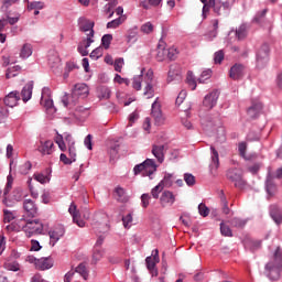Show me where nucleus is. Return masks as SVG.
<instances>
[{"label": "nucleus", "instance_id": "obj_54", "mask_svg": "<svg viewBox=\"0 0 282 282\" xmlns=\"http://www.w3.org/2000/svg\"><path fill=\"white\" fill-rule=\"evenodd\" d=\"M113 67H115V72H119V73L122 72V67H124V58L119 57L115 59Z\"/></svg>", "mask_w": 282, "mask_h": 282}, {"label": "nucleus", "instance_id": "obj_17", "mask_svg": "<svg viewBox=\"0 0 282 282\" xmlns=\"http://www.w3.org/2000/svg\"><path fill=\"white\" fill-rule=\"evenodd\" d=\"M212 151V163L209 165L212 175L217 173V169H219V152L215 149V147H210Z\"/></svg>", "mask_w": 282, "mask_h": 282}, {"label": "nucleus", "instance_id": "obj_1", "mask_svg": "<svg viewBox=\"0 0 282 282\" xmlns=\"http://www.w3.org/2000/svg\"><path fill=\"white\" fill-rule=\"evenodd\" d=\"M89 96V86L87 84H75L72 94H65L62 97L64 107H76L79 98H87Z\"/></svg>", "mask_w": 282, "mask_h": 282}, {"label": "nucleus", "instance_id": "obj_63", "mask_svg": "<svg viewBox=\"0 0 282 282\" xmlns=\"http://www.w3.org/2000/svg\"><path fill=\"white\" fill-rule=\"evenodd\" d=\"M150 199H151V195H149V194H142L141 195L142 208H149Z\"/></svg>", "mask_w": 282, "mask_h": 282}, {"label": "nucleus", "instance_id": "obj_48", "mask_svg": "<svg viewBox=\"0 0 282 282\" xmlns=\"http://www.w3.org/2000/svg\"><path fill=\"white\" fill-rule=\"evenodd\" d=\"M31 169H32V163L30 161H26L24 164L20 165L19 172L21 173V175H28Z\"/></svg>", "mask_w": 282, "mask_h": 282}, {"label": "nucleus", "instance_id": "obj_28", "mask_svg": "<svg viewBox=\"0 0 282 282\" xmlns=\"http://www.w3.org/2000/svg\"><path fill=\"white\" fill-rule=\"evenodd\" d=\"M75 273L77 272V274H80V276H83V279L85 281H87V279H89V271L87 270V265L85 264V262L79 263L76 268H75Z\"/></svg>", "mask_w": 282, "mask_h": 282}, {"label": "nucleus", "instance_id": "obj_18", "mask_svg": "<svg viewBox=\"0 0 282 282\" xmlns=\"http://www.w3.org/2000/svg\"><path fill=\"white\" fill-rule=\"evenodd\" d=\"M51 268H54V260L52 259V257L39 259L36 270L45 271L50 270Z\"/></svg>", "mask_w": 282, "mask_h": 282}, {"label": "nucleus", "instance_id": "obj_36", "mask_svg": "<svg viewBox=\"0 0 282 282\" xmlns=\"http://www.w3.org/2000/svg\"><path fill=\"white\" fill-rule=\"evenodd\" d=\"M102 257H105V250L95 247L94 249V253H93V263H98V261H100V259H102Z\"/></svg>", "mask_w": 282, "mask_h": 282}, {"label": "nucleus", "instance_id": "obj_60", "mask_svg": "<svg viewBox=\"0 0 282 282\" xmlns=\"http://www.w3.org/2000/svg\"><path fill=\"white\" fill-rule=\"evenodd\" d=\"M177 54H180V52L175 47L167 50V58H170V61H175V58H177Z\"/></svg>", "mask_w": 282, "mask_h": 282}, {"label": "nucleus", "instance_id": "obj_31", "mask_svg": "<svg viewBox=\"0 0 282 282\" xmlns=\"http://www.w3.org/2000/svg\"><path fill=\"white\" fill-rule=\"evenodd\" d=\"M31 54H32V44L30 43L23 44L20 51V58H30Z\"/></svg>", "mask_w": 282, "mask_h": 282}, {"label": "nucleus", "instance_id": "obj_27", "mask_svg": "<svg viewBox=\"0 0 282 282\" xmlns=\"http://www.w3.org/2000/svg\"><path fill=\"white\" fill-rule=\"evenodd\" d=\"M33 89H34V85H32V84H26L23 87V89L21 91L23 102H28V100H30L32 98V90Z\"/></svg>", "mask_w": 282, "mask_h": 282}, {"label": "nucleus", "instance_id": "obj_55", "mask_svg": "<svg viewBox=\"0 0 282 282\" xmlns=\"http://www.w3.org/2000/svg\"><path fill=\"white\" fill-rule=\"evenodd\" d=\"M210 76H213V70L210 69H206L200 74V77L198 78V83H206V80H208V78H210Z\"/></svg>", "mask_w": 282, "mask_h": 282}, {"label": "nucleus", "instance_id": "obj_38", "mask_svg": "<svg viewBox=\"0 0 282 282\" xmlns=\"http://www.w3.org/2000/svg\"><path fill=\"white\" fill-rule=\"evenodd\" d=\"M220 202L223 204L224 215H230V207H228V199H226V194H224V191L220 192Z\"/></svg>", "mask_w": 282, "mask_h": 282}, {"label": "nucleus", "instance_id": "obj_21", "mask_svg": "<svg viewBox=\"0 0 282 282\" xmlns=\"http://www.w3.org/2000/svg\"><path fill=\"white\" fill-rule=\"evenodd\" d=\"M68 213L72 215L74 224H77L79 228H85V221L80 220V215L76 210V205L72 204L68 208Z\"/></svg>", "mask_w": 282, "mask_h": 282}, {"label": "nucleus", "instance_id": "obj_43", "mask_svg": "<svg viewBox=\"0 0 282 282\" xmlns=\"http://www.w3.org/2000/svg\"><path fill=\"white\" fill-rule=\"evenodd\" d=\"M132 87L137 91H140V89H142V75H138L133 77Z\"/></svg>", "mask_w": 282, "mask_h": 282}, {"label": "nucleus", "instance_id": "obj_44", "mask_svg": "<svg viewBox=\"0 0 282 282\" xmlns=\"http://www.w3.org/2000/svg\"><path fill=\"white\" fill-rule=\"evenodd\" d=\"M265 14H268V9L258 12L253 19L254 23H263L265 21Z\"/></svg>", "mask_w": 282, "mask_h": 282}, {"label": "nucleus", "instance_id": "obj_58", "mask_svg": "<svg viewBox=\"0 0 282 282\" xmlns=\"http://www.w3.org/2000/svg\"><path fill=\"white\" fill-rule=\"evenodd\" d=\"M68 158L70 161L76 162V145L74 143L68 145Z\"/></svg>", "mask_w": 282, "mask_h": 282}, {"label": "nucleus", "instance_id": "obj_50", "mask_svg": "<svg viewBox=\"0 0 282 282\" xmlns=\"http://www.w3.org/2000/svg\"><path fill=\"white\" fill-rule=\"evenodd\" d=\"M225 58V53L224 51H218L214 54V63L215 65H221V63L224 62Z\"/></svg>", "mask_w": 282, "mask_h": 282}, {"label": "nucleus", "instance_id": "obj_8", "mask_svg": "<svg viewBox=\"0 0 282 282\" xmlns=\"http://www.w3.org/2000/svg\"><path fill=\"white\" fill-rule=\"evenodd\" d=\"M269 57L270 46L268 44H263L257 53V67H265V65H268Z\"/></svg>", "mask_w": 282, "mask_h": 282}, {"label": "nucleus", "instance_id": "obj_29", "mask_svg": "<svg viewBox=\"0 0 282 282\" xmlns=\"http://www.w3.org/2000/svg\"><path fill=\"white\" fill-rule=\"evenodd\" d=\"M245 248H248L251 250V252H254V250H259V248H261V241L247 239L245 240Z\"/></svg>", "mask_w": 282, "mask_h": 282}, {"label": "nucleus", "instance_id": "obj_6", "mask_svg": "<svg viewBox=\"0 0 282 282\" xmlns=\"http://www.w3.org/2000/svg\"><path fill=\"white\" fill-rule=\"evenodd\" d=\"M22 230L25 232L26 237H32V235H43V223L40 219L26 220L22 225Z\"/></svg>", "mask_w": 282, "mask_h": 282}, {"label": "nucleus", "instance_id": "obj_30", "mask_svg": "<svg viewBox=\"0 0 282 282\" xmlns=\"http://www.w3.org/2000/svg\"><path fill=\"white\" fill-rule=\"evenodd\" d=\"M248 36V26L246 24H241L237 30H236V37L238 41H243Z\"/></svg>", "mask_w": 282, "mask_h": 282}, {"label": "nucleus", "instance_id": "obj_14", "mask_svg": "<svg viewBox=\"0 0 282 282\" xmlns=\"http://www.w3.org/2000/svg\"><path fill=\"white\" fill-rule=\"evenodd\" d=\"M147 86L144 88L143 95L147 96V98H153V70L149 69L144 76Z\"/></svg>", "mask_w": 282, "mask_h": 282}, {"label": "nucleus", "instance_id": "obj_49", "mask_svg": "<svg viewBox=\"0 0 282 282\" xmlns=\"http://www.w3.org/2000/svg\"><path fill=\"white\" fill-rule=\"evenodd\" d=\"M138 41V28L128 32V43H135Z\"/></svg>", "mask_w": 282, "mask_h": 282}, {"label": "nucleus", "instance_id": "obj_3", "mask_svg": "<svg viewBox=\"0 0 282 282\" xmlns=\"http://www.w3.org/2000/svg\"><path fill=\"white\" fill-rule=\"evenodd\" d=\"M12 184H14V178L12 177V174H9L7 176V185L3 191L4 198L2 200L4 206H7L9 208H12V206H14V204H17V202H21V199H23V192L21 191V188H15L13 191L12 199L8 198V194L10 193V191H12Z\"/></svg>", "mask_w": 282, "mask_h": 282}, {"label": "nucleus", "instance_id": "obj_61", "mask_svg": "<svg viewBox=\"0 0 282 282\" xmlns=\"http://www.w3.org/2000/svg\"><path fill=\"white\" fill-rule=\"evenodd\" d=\"M184 100H186V90H181L178 96L176 97V101H175L176 107H180V105H182Z\"/></svg>", "mask_w": 282, "mask_h": 282}, {"label": "nucleus", "instance_id": "obj_16", "mask_svg": "<svg viewBox=\"0 0 282 282\" xmlns=\"http://www.w3.org/2000/svg\"><path fill=\"white\" fill-rule=\"evenodd\" d=\"M20 100H21V96L17 90L9 93L3 99L4 105L7 107H17Z\"/></svg>", "mask_w": 282, "mask_h": 282}, {"label": "nucleus", "instance_id": "obj_10", "mask_svg": "<svg viewBox=\"0 0 282 282\" xmlns=\"http://www.w3.org/2000/svg\"><path fill=\"white\" fill-rule=\"evenodd\" d=\"M246 76V66L243 64L236 63L230 67L229 78L232 80H241Z\"/></svg>", "mask_w": 282, "mask_h": 282}, {"label": "nucleus", "instance_id": "obj_33", "mask_svg": "<svg viewBox=\"0 0 282 282\" xmlns=\"http://www.w3.org/2000/svg\"><path fill=\"white\" fill-rule=\"evenodd\" d=\"M159 184H161L163 188H171V186H173V174H165Z\"/></svg>", "mask_w": 282, "mask_h": 282}, {"label": "nucleus", "instance_id": "obj_45", "mask_svg": "<svg viewBox=\"0 0 282 282\" xmlns=\"http://www.w3.org/2000/svg\"><path fill=\"white\" fill-rule=\"evenodd\" d=\"M229 224H231V226L234 228H245L246 227V220L240 219V218H232Z\"/></svg>", "mask_w": 282, "mask_h": 282}, {"label": "nucleus", "instance_id": "obj_53", "mask_svg": "<svg viewBox=\"0 0 282 282\" xmlns=\"http://www.w3.org/2000/svg\"><path fill=\"white\" fill-rule=\"evenodd\" d=\"M34 180L36 182H40V184H47V182H50V176L43 173H39V174H34Z\"/></svg>", "mask_w": 282, "mask_h": 282}, {"label": "nucleus", "instance_id": "obj_35", "mask_svg": "<svg viewBox=\"0 0 282 282\" xmlns=\"http://www.w3.org/2000/svg\"><path fill=\"white\" fill-rule=\"evenodd\" d=\"M158 263H160V258H155L151 256L145 258V265L148 270H153L155 265H158Z\"/></svg>", "mask_w": 282, "mask_h": 282}, {"label": "nucleus", "instance_id": "obj_64", "mask_svg": "<svg viewBox=\"0 0 282 282\" xmlns=\"http://www.w3.org/2000/svg\"><path fill=\"white\" fill-rule=\"evenodd\" d=\"M3 215H4V224H10L12 219H14V214L8 209H3Z\"/></svg>", "mask_w": 282, "mask_h": 282}, {"label": "nucleus", "instance_id": "obj_15", "mask_svg": "<svg viewBox=\"0 0 282 282\" xmlns=\"http://www.w3.org/2000/svg\"><path fill=\"white\" fill-rule=\"evenodd\" d=\"M160 203L163 208L166 206H173V204H175V194L171 191H164L161 194Z\"/></svg>", "mask_w": 282, "mask_h": 282}, {"label": "nucleus", "instance_id": "obj_46", "mask_svg": "<svg viewBox=\"0 0 282 282\" xmlns=\"http://www.w3.org/2000/svg\"><path fill=\"white\" fill-rule=\"evenodd\" d=\"M162 191H164V187L160 183L155 187H153L151 191V195H152L153 199H160V193Z\"/></svg>", "mask_w": 282, "mask_h": 282}, {"label": "nucleus", "instance_id": "obj_5", "mask_svg": "<svg viewBox=\"0 0 282 282\" xmlns=\"http://www.w3.org/2000/svg\"><path fill=\"white\" fill-rule=\"evenodd\" d=\"M156 170L158 166L155 165V161H153L152 159H147L143 163L137 164L133 167V173L134 175H140V173H142L143 176L148 175L149 177H151V175H153Z\"/></svg>", "mask_w": 282, "mask_h": 282}, {"label": "nucleus", "instance_id": "obj_57", "mask_svg": "<svg viewBox=\"0 0 282 282\" xmlns=\"http://www.w3.org/2000/svg\"><path fill=\"white\" fill-rule=\"evenodd\" d=\"M18 1L19 0H2L1 11L8 12V8H10L11 6H14V3H17Z\"/></svg>", "mask_w": 282, "mask_h": 282}, {"label": "nucleus", "instance_id": "obj_52", "mask_svg": "<svg viewBox=\"0 0 282 282\" xmlns=\"http://www.w3.org/2000/svg\"><path fill=\"white\" fill-rule=\"evenodd\" d=\"M184 182H185V184H187V186H195V184H196L195 176L191 173L184 174Z\"/></svg>", "mask_w": 282, "mask_h": 282}, {"label": "nucleus", "instance_id": "obj_56", "mask_svg": "<svg viewBox=\"0 0 282 282\" xmlns=\"http://www.w3.org/2000/svg\"><path fill=\"white\" fill-rule=\"evenodd\" d=\"M102 56V47H97L90 53V58L93 61H98Z\"/></svg>", "mask_w": 282, "mask_h": 282}, {"label": "nucleus", "instance_id": "obj_7", "mask_svg": "<svg viewBox=\"0 0 282 282\" xmlns=\"http://www.w3.org/2000/svg\"><path fill=\"white\" fill-rule=\"evenodd\" d=\"M227 178L230 182L235 183V187L240 191L246 188V181H243V176L241 175V170L239 169H229L227 171Z\"/></svg>", "mask_w": 282, "mask_h": 282}, {"label": "nucleus", "instance_id": "obj_11", "mask_svg": "<svg viewBox=\"0 0 282 282\" xmlns=\"http://www.w3.org/2000/svg\"><path fill=\"white\" fill-rule=\"evenodd\" d=\"M23 210L28 217H39V206L34 200L30 198L23 200Z\"/></svg>", "mask_w": 282, "mask_h": 282}, {"label": "nucleus", "instance_id": "obj_22", "mask_svg": "<svg viewBox=\"0 0 282 282\" xmlns=\"http://www.w3.org/2000/svg\"><path fill=\"white\" fill-rule=\"evenodd\" d=\"M65 235V229H55L48 232L50 236V246L53 248L56 246L57 241Z\"/></svg>", "mask_w": 282, "mask_h": 282}, {"label": "nucleus", "instance_id": "obj_42", "mask_svg": "<svg viewBox=\"0 0 282 282\" xmlns=\"http://www.w3.org/2000/svg\"><path fill=\"white\" fill-rule=\"evenodd\" d=\"M187 84L189 87H192V90L195 91L197 89V82L195 80V75H193V72L187 73Z\"/></svg>", "mask_w": 282, "mask_h": 282}, {"label": "nucleus", "instance_id": "obj_26", "mask_svg": "<svg viewBox=\"0 0 282 282\" xmlns=\"http://www.w3.org/2000/svg\"><path fill=\"white\" fill-rule=\"evenodd\" d=\"M115 193L117 195V202H120L121 204H127L129 202V196L127 195V192L121 186H117L115 188Z\"/></svg>", "mask_w": 282, "mask_h": 282}, {"label": "nucleus", "instance_id": "obj_32", "mask_svg": "<svg viewBox=\"0 0 282 282\" xmlns=\"http://www.w3.org/2000/svg\"><path fill=\"white\" fill-rule=\"evenodd\" d=\"M21 72V66L15 65L13 67H9L6 73V78H14L15 76H19V73Z\"/></svg>", "mask_w": 282, "mask_h": 282}, {"label": "nucleus", "instance_id": "obj_12", "mask_svg": "<svg viewBox=\"0 0 282 282\" xmlns=\"http://www.w3.org/2000/svg\"><path fill=\"white\" fill-rule=\"evenodd\" d=\"M182 83V70L178 64H172L167 73V83Z\"/></svg>", "mask_w": 282, "mask_h": 282}, {"label": "nucleus", "instance_id": "obj_25", "mask_svg": "<svg viewBox=\"0 0 282 282\" xmlns=\"http://www.w3.org/2000/svg\"><path fill=\"white\" fill-rule=\"evenodd\" d=\"M152 154L156 158L158 162L162 164V162H164V145H153Z\"/></svg>", "mask_w": 282, "mask_h": 282}, {"label": "nucleus", "instance_id": "obj_41", "mask_svg": "<svg viewBox=\"0 0 282 282\" xmlns=\"http://www.w3.org/2000/svg\"><path fill=\"white\" fill-rule=\"evenodd\" d=\"M43 8H45V2H41V1L29 2V4H28V10L29 11L43 10Z\"/></svg>", "mask_w": 282, "mask_h": 282}, {"label": "nucleus", "instance_id": "obj_24", "mask_svg": "<svg viewBox=\"0 0 282 282\" xmlns=\"http://www.w3.org/2000/svg\"><path fill=\"white\" fill-rule=\"evenodd\" d=\"M78 25L80 32H89L91 29H94L95 23L94 21H90L87 18H79Z\"/></svg>", "mask_w": 282, "mask_h": 282}, {"label": "nucleus", "instance_id": "obj_34", "mask_svg": "<svg viewBox=\"0 0 282 282\" xmlns=\"http://www.w3.org/2000/svg\"><path fill=\"white\" fill-rule=\"evenodd\" d=\"M124 23V18L119 17L110 22L107 23V29L108 30H116V28H120Z\"/></svg>", "mask_w": 282, "mask_h": 282}, {"label": "nucleus", "instance_id": "obj_37", "mask_svg": "<svg viewBox=\"0 0 282 282\" xmlns=\"http://www.w3.org/2000/svg\"><path fill=\"white\" fill-rule=\"evenodd\" d=\"M99 98L104 100H109L111 98V89L107 86H102L99 88Z\"/></svg>", "mask_w": 282, "mask_h": 282}, {"label": "nucleus", "instance_id": "obj_2", "mask_svg": "<svg viewBox=\"0 0 282 282\" xmlns=\"http://www.w3.org/2000/svg\"><path fill=\"white\" fill-rule=\"evenodd\" d=\"M265 272H267V276L271 281H279L281 279V272H282L281 247H278V249L275 250L273 260H271L269 263L265 264Z\"/></svg>", "mask_w": 282, "mask_h": 282}, {"label": "nucleus", "instance_id": "obj_59", "mask_svg": "<svg viewBox=\"0 0 282 282\" xmlns=\"http://www.w3.org/2000/svg\"><path fill=\"white\" fill-rule=\"evenodd\" d=\"M141 32H143V34H151V32H153V24L151 22L142 24Z\"/></svg>", "mask_w": 282, "mask_h": 282}, {"label": "nucleus", "instance_id": "obj_51", "mask_svg": "<svg viewBox=\"0 0 282 282\" xmlns=\"http://www.w3.org/2000/svg\"><path fill=\"white\" fill-rule=\"evenodd\" d=\"M220 232L223 237H232V229L226 226L224 223H220Z\"/></svg>", "mask_w": 282, "mask_h": 282}, {"label": "nucleus", "instance_id": "obj_19", "mask_svg": "<svg viewBox=\"0 0 282 282\" xmlns=\"http://www.w3.org/2000/svg\"><path fill=\"white\" fill-rule=\"evenodd\" d=\"M270 216L272 217L273 221H275L278 224V226H280V224L282 223V210L281 207H279V205L273 204L270 206Z\"/></svg>", "mask_w": 282, "mask_h": 282}, {"label": "nucleus", "instance_id": "obj_20", "mask_svg": "<svg viewBox=\"0 0 282 282\" xmlns=\"http://www.w3.org/2000/svg\"><path fill=\"white\" fill-rule=\"evenodd\" d=\"M263 109V104L262 102H256L252 104L251 107L248 108L247 113L249 118H259V113H261V110Z\"/></svg>", "mask_w": 282, "mask_h": 282}, {"label": "nucleus", "instance_id": "obj_40", "mask_svg": "<svg viewBox=\"0 0 282 282\" xmlns=\"http://www.w3.org/2000/svg\"><path fill=\"white\" fill-rule=\"evenodd\" d=\"M4 269L9 270L10 272H19L21 270V267L19 262H6L4 263Z\"/></svg>", "mask_w": 282, "mask_h": 282}, {"label": "nucleus", "instance_id": "obj_9", "mask_svg": "<svg viewBox=\"0 0 282 282\" xmlns=\"http://www.w3.org/2000/svg\"><path fill=\"white\" fill-rule=\"evenodd\" d=\"M151 117L153 118L154 123L158 127H162V124H164V121L166 120L164 118V115L162 113V106L160 105V102H158V100L152 104Z\"/></svg>", "mask_w": 282, "mask_h": 282}, {"label": "nucleus", "instance_id": "obj_23", "mask_svg": "<svg viewBox=\"0 0 282 282\" xmlns=\"http://www.w3.org/2000/svg\"><path fill=\"white\" fill-rule=\"evenodd\" d=\"M39 151L42 155H52L54 153V141H45L40 145Z\"/></svg>", "mask_w": 282, "mask_h": 282}, {"label": "nucleus", "instance_id": "obj_4", "mask_svg": "<svg viewBox=\"0 0 282 282\" xmlns=\"http://www.w3.org/2000/svg\"><path fill=\"white\" fill-rule=\"evenodd\" d=\"M282 178V167H279L275 172H272V167H268V173L264 182V188L268 194V199L270 197H274L276 195V183H274V180H281Z\"/></svg>", "mask_w": 282, "mask_h": 282}, {"label": "nucleus", "instance_id": "obj_39", "mask_svg": "<svg viewBox=\"0 0 282 282\" xmlns=\"http://www.w3.org/2000/svg\"><path fill=\"white\" fill-rule=\"evenodd\" d=\"M112 41H113V35L105 34L101 37V45H102L104 50H109Z\"/></svg>", "mask_w": 282, "mask_h": 282}, {"label": "nucleus", "instance_id": "obj_13", "mask_svg": "<svg viewBox=\"0 0 282 282\" xmlns=\"http://www.w3.org/2000/svg\"><path fill=\"white\" fill-rule=\"evenodd\" d=\"M219 100V90H213L204 97L203 105L207 109H213Z\"/></svg>", "mask_w": 282, "mask_h": 282}, {"label": "nucleus", "instance_id": "obj_47", "mask_svg": "<svg viewBox=\"0 0 282 282\" xmlns=\"http://www.w3.org/2000/svg\"><path fill=\"white\" fill-rule=\"evenodd\" d=\"M198 213L202 217H208V215H210V209L208 208V206H206V204L200 203L198 205Z\"/></svg>", "mask_w": 282, "mask_h": 282}, {"label": "nucleus", "instance_id": "obj_62", "mask_svg": "<svg viewBox=\"0 0 282 282\" xmlns=\"http://www.w3.org/2000/svg\"><path fill=\"white\" fill-rule=\"evenodd\" d=\"M124 228H131V224L133 221V215L128 214L127 216L122 217Z\"/></svg>", "mask_w": 282, "mask_h": 282}]
</instances>
